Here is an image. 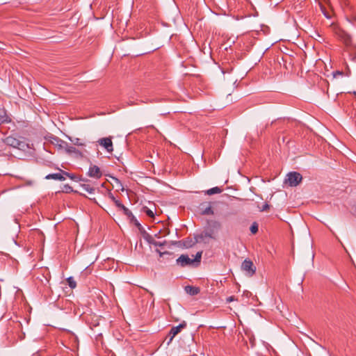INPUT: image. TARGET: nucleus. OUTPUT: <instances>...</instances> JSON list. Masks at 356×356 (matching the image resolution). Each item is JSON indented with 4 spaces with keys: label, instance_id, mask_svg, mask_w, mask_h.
I'll return each mask as SVG.
<instances>
[{
    "label": "nucleus",
    "instance_id": "1a4fd4ad",
    "mask_svg": "<svg viewBox=\"0 0 356 356\" xmlns=\"http://www.w3.org/2000/svg\"><path fill=\"white\" fill-rule=\"evenodd\" d=\"M51 143L60 150H64L65 147H67L65 141L56 136L52 138Z\"/></svg>",
    "mask_w": 356,
    "mask_h": 356
},
{
    "label": "nucleus",
    "instance_id": "9d476101",
    "mask_svg": "<svg viewBox=\"0 0 356 356\" xmlns=\"http://www.w3.org/2000/svg\"><path fill=\"white\" fill-rule=\"evenodd\" d=\"M47 179H55V180H60L63 181L65 179V178L63 177V175L61 173H53V174H49L45 177Z\"/></svg>",
    "mask_w": 356,
    "mask_h": 356
},
{
    "label": "nucleus",
    "instance_id": "f03ea898",
    "mask_svg": "<svg viewBox=\"0 0 356 356\" xmlns=\"http://www.w3.org/2000/svg\"><path fill=\"white\" fill-rule=\"evenodd\" d=\"M3 142L8 146L17 148L19 149H23L27 146V144L24 141H22L13 136L6 137L3 140Z\"/></svg>",
    "mask_w": 356,
    "mask_h": 356
},
{
    "label": "nucleus",
    "instance_id": "bb28decb",
    "mask_svg": "<svg viewBox=\"0 0 356 356\" xmlns=\"http://www.w3.org/2000/svg\"><path fill=\"white\" fill-rule=\"evenodd\" d=\"M157 252L159 253L160 257H161L163 254H166L167 252H161L160 251L157 250Z\"/></svg>",
    "mask_w": 356,
    "mask_h": 356
},
{
    "label": "nucleus",
    "instance_id": "412c9836",
    "mask_svg": "<svg viewBox=\"0 0 356 356\" xmlns=\"http://www.w3.org/2000/svg\"><path fill=\"white\" fill-rule=\"evenodd\" d=\"M250 232L252 234H256L258 232V225L254 222L250 227Z\"/></svg>",
    "mask_w": 356,
    "mask_h": 356
},
{
    "label": "nucleus",
    "instance_id": "f3484780",
    "mask_svg": "<svg viewBox=\"0 0 356 356\" xmlns=\"http://www.w3.org/2000/svg\"><path fill=\"white\" fill-rule=\"evenodd\" d=\"M209 226L211 229H219L221 227V225L219 222L213 220L209 223Z\"/></svg>",
    "mask_w": 356,
    "mask_h": 356
},
{
    "label": "nucleus",
    "instance_id": "a878e982",
    "mask_svg": "<svg viewBox=\"0 0 356 356\" xmlns=\"http://www.w3.org/2000/svg\"><path fill=\"white\" fill-rule=\"evenodd\" d=\"M109 197L114 202L116 199L112 193H109Z\"/></svg>",
    "mask_w": 356,
    "mask_h": 356
},
{
    "label": "nucleus",
    "instance_id": "f257e3e1",
    "mask_svg": "<svg viewBox=\"0 0 356 356\" xmlns=\"http://www.w3.org/2000/svg\"><path fill=\"white\" fill-rule=\"evenodd\" d=\"M202 252H197L195 258H190L187 254H181L177 260V264L181 267L187 266L197 265L201 260Z\"/></svg>",
    "mask_w": 356,
    "mask_h": 356
},
{
    "label": "nucleus",
    "instance_id": "c85d7f7f",
    "mask_svg": "<svg viewBox=\"0 0 356 356\" xmlns=\"http://www.w3.org/2000/svg\"><path fill=\"white\" fill-rule=\"evenodd\" d=\"M63 173L64 175H67V176L70 177V175H69V173H67V172H63Z\"/></svg>",
    "mask_w": 356,
    "mask_h": 356
},
{
    "label": "nucleus",
    "instance_id": "dca6fc26",
    "mask_svg": "<svg viewBox=\"0 0 356 356\" xmlns=\"http://www.w3.org/2000/svg\"><path fill=\"white\" fill-rule=\"evenodd\" d=\"M67 284L71 289H74L76 286V282L72 277L67 279Z\"/></svg>",
    "mask_w": 356,
    "mask_h": 356
},
{
    "label": "nucleus",
    "instance_id": "a211bd4d",
    "mask_svg": "<svg viewBox=\"0 0 356 356\" xmlns=\"http://www.w3.org/2000/svg\"><path fill=\"white\" fill-rule=\"evenodd\" d=\"M143 212H145V213L147 214V216H148L149 217H150V218H154V213L153 211H152V210H151L150 209H149L148 207H144L143 208Z\"/></svg>",
    "mask_w": 356,
    "mask_h": 356
},
{
    "label": "nucleus",
    "instance_id": "20e7f679",
    "mask_svg": "<svg viewBox=\"0 0 356 356\" xmlns=\"http://www.w3.org/2000/svg\"><path fill=\"white\" fill-rule=\"evenodd\" d=\"M241 269L247 275L252 277L256 272V267L250 259H245L241 265Z\"/></svg>",
    "mask_w": 356,
    "mask_h": 356
},
{
    "label": "nucleus",
    "instance_id": "c756f323",
    "mask_svg": "<svg viewBox=\"0 0 356 356\" xmlns=\"http://www.w3.org/2000/svg\"><path fill=\"white\" fill-rule=\"evenodd\" d=\"M149 293H150V295H151L152 296H154V293H153L152 292H149Z\"/></svg>",
    "mask_w": 356,
    "mask_h": 356
},
{
    "label": "nucleus",
    "instance_id": "4be33fe9",
    "mask_svg": "<svg viewBox=\"0 0 356 356\" xmlns=\"http://www.w3.org/2000/svg\"><path fill=\"white\" fill-rule=\"evenodd\" d=\"M115 204L117 207H118L120 209H122L124 207V204H122L119 200H115L114 201Z\"/></svg>",
    "mask_w": 356,
    "mask_h": 356
},
{
    "label": "nucleus",
    "instance_id": "393cba45",
    "mask_svg": "<svg viewBox=\"0 0 356 356\" xmlns=\"http://www.w3.org/2000/svg\"><path fill=\"white\" fill-rule=\"evenodd\" d=\"M235 300L234 296H229L227 298V302H230Z\"/></svg>",
    "mask_w": 356,
    "mask_h": 356
},
{
    "label": "nucleus",
    "instance_id": "6ab92c4d",
    "mask_svg": "<svg viewBox=\"0 0 356 356\" xmlns=\"http://www.w3.org/2000/svg\"><path fill=\"white\" fill-rule=\"evenodd\" d=\"M202 214L204 215H213V211L211 206L207 207L202 211Z\"/></svg>",
    "mask_w": 356,
    "mask_h": 356
},
{
    "label": "nucleus",
    "instance_id": "6e6552de",
    "mask_svg": "<svg viewBox=\"0 0 356 356\" xmlns=\"http://www.w3.org/2000/svg\"><path fill=\"white\" fill-rule=\"evenodd\" d=\"M88 175L94 179H99L102 176V172L98 166L95 165H90L88 172Z\"/></svg>",
    "mask_w": 356,
    "mask_h": 356
},
{
    "label": "nucleus",
    "instance_id": "9b49d317",
    "mask_svg": "<svg viewBox=\"0 0 356 356\" xmlns=\"http://www.w3.org/2000/svg\"><path fill=\"white\" fill-rule=\"evenodd\" d=\"M185 291L187 293L195 296L200 293V289L197 287L192 286H186L185 287Z\"/></svg>",
    "mask_w": 356,
    "mask_h": 356
},
{
    "label": "nucleus",
    "instance_id": "4468645a",
    "mask_svg": "<svg viewBox=\"0 0 356 356\" xmlns=\"http://www.w3.org/2000/svg\"><path fill=\"white\" fill-rule=\"evenodd\" d=\"M81 187L83 188V189L84 191H86V192H88L89 193H95V188L94 187H92V186H90L89 184H83L81 185Z\"/></svg>",
    "mask_w": 356,
    "mask_h": 356
},
{
    "label": "nucleus",
    "instance_id": "7ed1b4c3",
    "mask_svg": "<svg viewBox=\"0 0 356 356\" xmlns=\"http://www.w3.org/2000/svg\"><path fill=\"white\" fill-rule=\"evenodd\" d=\"M302 175L297 172H291L287 175V177L285 179V183L290 186H296L302 181Z\"/></svg>",
    "mask_w": 356,
    "mask_h": 356
},
{
    "label": "nucleus",
    "instance_id": "5701e85b",
    "mask_svg": "<svg viewBox=\"0 0 356 356\" xmlns=\"http://www.w3.org/2000/svg\"><path fill=\"white\" fill-rule=\"evenodd\" d=\"M204 236L205 237H209V238H213V239L216 238V236L213 235V232H206L204 234Z\"/></svg>",
    "mask_w": 356,
    "mask_h": 356
},
{
    "label": "nucleus",
    "instance_id": "2eb2a0df",
    "mask_svg": "<svg viewBox=\"0 0 356 356\" xmlns=\"http://www.w3.org/2000/svg\"><path fill=\"white\" fill-rule=\"evenodd\" d=\"M69 138L72 141V143L75 145H77V146L84 145V143L80 138H72L70 137Z\"/></svg>",
    "mask_w": 356,
    "mask_h": 356
},
{
    "label": "nucleus",
    "instance_id": "cd10ccee",
    "mask_svg": "<svg viewBox=\"0 0 356 356\" xmlns=\"http://www.w3.org/2000/svg\"><path fill=\"white\" fill-rule=\"evenodd\" d=\"M324 15L327 18H330V16L328 15L327 13H324Z\"/></svg>",
    "mask_w": 356,
    "mask_h": 356
},
{
    "label": "nucleus",
    "instance_id": "ddd939ff",
    "mask_svg": "<svg viewBox=\"0 0 356 356\" xmlns=\"http://www.w3.org/2000/svg\"><path fill=\"white\" fill-rule=\"evenodd\" d=\"M65 152L69 154H78L79 151L73 146L69 145L67 143V147L64 149Z\"/></svg>",
    "mask_w": 356,
    "mask_h": 356
},
{
    "label": "nucleus",
    "instance_id": "f8f14e48",
    "mask_svg": "<svg viewBox=\"0 0 356 356\" xmlns=\"http://www.w3.org/2000/svg\"><path fill=\"white\" fill-rule=\"evenodd\" d=\"M222 192V189L220 188L219 187H213L212 188H210L209 190H207L205 193L207 195H213V194H218V193H220Z\"/></svg>",
    "mask_w": 356,
    "mask_h": 356
},
{
    "label": "nucleus",
    "instance_id": "0eeeda50",
    "mask_svg": "<svg viewBox=\"0 0 356 356\" xmlns=\"http://www.w3.org/2000/svg\"><path fill=\"white\" fill-rule=\"evenodd\" d=\"M97 143L106 149V150L112 153L113 151V142L111 138H102L98 140Z\"/></svg>",
    "mask_w": 356,
    "mask_h": 356
},
{
    "label": "nucleus",
    "instance_id": "39448f33",
    "mask_svg": "<svg viewBox=\"0 0 356 356\" xmlns=\"http://www.w3.org/2000/svg\"><path fill=\"white\" fill-rule=\"evenodd\" d=\"M186 327V323L184 321L182 322L181 323H180L177 326L172 327L168 333V337H169V341L168 342V344L171 343L172 339H174V337L177 334H179L181 331L182 329L185 328Z\"/></svg>",
    "mask_w": 356,
    "mask_h": 356
},
{
    "label": "nucleus",
    "instance_id": "aec40b11",
    "mask_svg": "<svg viewBox=\"0 0 356 356\" xmlns=\"http://www.w3.org/2000/svg\"><path fill=\"white\" fill-rule=\"evenodd\" d=\"M122 210L123 211L124 214L126 215L127 216L134 217L131 211L129 209H127L125 206H124V207L122 209Z\"/></svg>",
    "mask_w": 356,
    "mask_h": 356
},
{
    "label": "nucleus",
    "instance_id": "b1692460",
    "mask_svg": "<svg viewBox=\"0 0 356 356\" xmlns=\"http://www.w3.org/2000/svg\"><path fill=\"white\" fill-rule=\"evenodd\" d=\"M270 206L266 203L264 204L262 207L260 209V211H267L268 209H269Z\"/></svg>",
    "mask_w": 356,
    "mask_h": 356
},
{
    "label": "nucleus",
    "instance_id": "423d86ee",
    "mask_svg": "<svg viewBox=\"0 0 356 356\" xmlns=\"http://www.w3.org/2000/svg\"><path fill=\"white\" fill-rule=\"evenodd\" d=\"M338 35L340 40L343 42V43L346 45V47H355L352 42L351 36L348 33L341 31L338 33Z\"/></svg>",
    "mask_w": 356,
    "mask_h": 356
}]
</instances>
